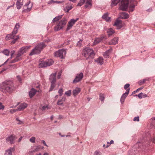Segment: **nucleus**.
I'll use <instances>...</instances> for the list:
<instances>
[{
	"mask_svg": "<svg viewBox=\"0 0 155 155\" xmlns=\"http://www.w3.org/2000/svg\"><path fill=\"white\" fill-rule=\"evenodd\" d=\"M118 39L117 37L114 38L113 39L110 41L109 42V44L110 45H113L117 44L118 42Z\"/></svg>",
	"mask_w": 155,
	"mask_h": 155,
	"instance_id": "dca6fc26",
	"label": "nucleus"
},
{
	"mask_svg": "<svg viewBox=\"0 0 155 155\" xmlns=\"http://www.w3.org/2000/svg\"><path fill=\"white\" fill-rule=\"evenodd\" d=\"M20 27V25L19 23H17L15 27L14 30L12 33L8 34L7 35L6 38V40H9L11 39H14L11 42L12 44L15 43L16 41L19 38V36L17 35L15 37V35L18 31V29Z\"/></svg>",
	"mask_w": 155,
	"mask_h": 155,
	"instance_id": "f03ea898",
	"label": "nucleus"
},
{
	"mask_svg": "<svg viewBox=\"0 0 155 155\" xmlns=\"http://www.w3.org/2000/svg\"><path fill=\"white\" fill-rule=\"evenodd\" d=\"M66 97H62L61 99L58 100L57 103L58 105H62L63 102L65 101Z\"/></svg>",
	"mask_w": 155,
	"mask_h": 155,
	"instance_id": "cd10ccee",
	"label": "nucleus"
},
{
	"mask_svg": "<svg viewBox=\"0 0 155 155\" xmlns=\"http://www.w3.org/2000/svg\"><path fill=\"white\" fill-rule=\"evenodd\" d=\"M40 148L39 146H37L36 147V148L35 149V150H33V152H35V151H36L39 150L40 149ZM32 152H30V151H29V152L28 153H32Z\"/></svg>",
	"mask_w": 155,
	"mask_h": 155,
	"instance_id": "a18cd8bd",
	"label": "nucleus"
},
{
	"mask_svg": "<svg viewBox=\"0 0 155 155\" xmlns=\"http://www.w3.org/2000/svg\"><path fill=\"white\" fill-rule=\"evenodd\" d=\"M30 46H26L21 48L18 52L21 55H23L30 48Z\"/></svg>",
	"mask_w": 155,
	"mask_h": 155,
	"instance_id": "2eb2a0df",
	"label": "nucleus"
},
{
	"mask_svg": "<svg viewBox=\"0 0 155 155\" xmlns=\"http://www.w3.org/2000/svg\"><path fill=\"white\" fill-rule=\"evenodd\" d=\"M114 142L113 140H111L109 144L108 145H107L106 146V147H108L111 144L113 143Z\"/></svg>",
	"mask_w": 155,
	"mask_h": 155,
	"instance_id": "864d4df0",
	"label": "nucleus"
},
{
	"mask_svg": "<svg viewBox=\"0 0 155 155\" xmlns=\"http://www.w3.org/2000/svg\"><path fill=\"white\" fill-rule=\"evenodd\" d=\"M142 89V88H139L138 89H137L136 91H134L133 92H132V94H135V93L136 92H138V91L139 90H141Z\"/></svg>",
	"mask_w": 155,
	"mask_h": 155,
	"instance_id": "5fc2aeb1",
	"label": "nucleus"
},
{
	"mask_svg": "<svg viewBox=\"0 0 155 155\" xmlns=\"http://www.w3.org/2000/svg\"><path fill=\"white\" fill-rule=\"evenodd\" d=\"M120 2V0H111L110 5L113 7L116 5Z\"/></svg>",
	"mask_w": 155,
	"mask_h": 155,
	"instance_id": "2f4dec72",
	"label": "nucleus"
},
{
	"mask_svg": "<svg viewBox=\"0 0 155 155\" xmlns=\"http://www.w3.org/2000/svg\"><path fill=\"white\" fill-rule=\"evenodd\" d=\"M56 3V1H54L53 0H51L48 2V4H50L52 3Z\"/></svg>",
	"mask_w": 155,
	"mask_h": 155,
	"instance_id": "49530a36",
	"label": "nucleus"
},
{
	"mask_svg": "<svg viewBox=\"0 0 155 155\" xmlns=\"http://www.w3.org/2000/svg\"><path fill=\"white\" fill-rule=\"evenodd\" d=\"M48 105L44 106L42 107V109L43 110L48 109Z\"/></svg>",
	"mask_w": 155,
	"mask_h": 155,
	"instance_id": "3c124183",
	"label": "nucleus"
},
{
	"mask_svg": "<svg viewBox=\"0 0 155 155\" xmlns=\"http://www.w3.org/2000/svg\"><path fill=\"white\" fill-rule=\"evenodd\" d=\"M100 99L101 101H103L104 100V94H100Z\"/></svg>",
	"mask_w": 155,
	"mask_h": 155,
	"instance_id": "ea45409f",
	"label": "nucleus"
},
{
	"mask_svg": "<svg viewBox=\"0 0 155 155\" xmlns=\"http://www.w3.org/2000/svg\"><path fill=\"white\" fill-rule=\"evenodd\" d=\"M81 42H82V41L81 40V41H78V42L77 43V45L79 47L81 46Z\"/></svg>",
	"mask_w": 155,
	"mask_h": 155,
	"instance_id": "6e6d98bb",
	"label": "nucleus"
},
{
	"mask_svg": "<svg viewBox=\"0 0 155 155\" xmlns=\"http://www.w3.org/2000/svg\"><path fill=\"white\" fill-rule=\"evenodd\" d=\"M77 0H69L70 1L72 2H75Z\"/></svg>",
	"mask_w": 155,
	"mask_h": 155,
	"instance_id": "69168bd1",
	"label": "nucleus"
},
{
	"mask_svg": "<svg viewBox=\"0 0 155 155\" xmlns=\"http://www.w3.org/2000/svg\"><path fill=\"white\" fill-rule=\"evenodd\" d=\"M129 86H130V84H126L124 86V89L127 90V89L129 88L130 89Z\"/></svg>",
	"mask_w": 155,
	"mask_h": 155,
	"instance_id": "c03bdc74",
	"label": "nucleus"
},
{
	"mask_svg": "<svg viewBox=\"0 0 155 155\" xmlns=\"http://www.w3.org/2000/svg\"><path fill=\"white\" fill-rule=\"evenodd\" d=\"M114 25L116 26L117 29H119L122 27L123 25L122 21L117 20L114 24Z\"/></svg>",
	"mask_w": 155,
	"mask_h": 155,
	"instance_id": "4468645a",
	"label": "nucleus"
},
{
	"mask_svg": "<svg viewBox=\"0 0 155 155\" xmlns=\"http://www.w3.org/2000/svg\"><path fill=\"white\" fill-rule=\"evenodd\" d=\"M16 139L15 136L13 135H12L9 136L6 138V141L7 143L12 144Z\"/></svg>",
	"mask_w": 155,
	"mask_h": 155,
	"instance_id": "f8f14e48",
	"label": "nucleus"
},
{
	"mask_svg": "<svg viewBox=\"0 0 155 155\" xmlns=\"http://www.w3.org/2000/svg\"><path fill=\"white\" fill-rule=\"evenodd\" d=\"M120 17L123 19H125L129 18V15L125 12H122L120 14Z\"/></svg>",
	"mask_w": 155,
	"mask_h": 155,
	"instance_id": "4be33fe9",
	"label": "nucleus"
},
{
	"mask_svg": "<svg viewBox=\"0 0 155 155\" xmlns=\"http://www.w3.org/2000/svg\"><path fill=\"white\" fill-rule=\"evenodd\" d=\"M43 155H49L48 153H45Z\"/></svg>",
	"mask_w": 155,
	"mask_h": 155,
	"instance_id": "338daca9",
	"label": "nucleus"
},
{
	"mask_svg": "<svg viewBox=\"0 0 155 155\" xmlns=\"http://www.w3.org/2000/svg\"><path fill=\"white\" fill-rule=\"evenodd\" d=\"M130 89L129 88L127 89L125 93H124L122 95L120 99V101L121 104H123L124 103L126 98L129 93Z\"/></svg>",
	"mask_w": 155,
	"mask_h": 155,
	"instance_id": "ddd939ff",
	"label": "nucleus"
},
{
	"mask_svg": "<svg viewBox=\"0 0 155 155\" xmlns=\"http://www.w3.org/2000/svg\"><path fill=\"white\" fill-rule=\"evenodd\" d=\"M92 1L91 0H87L85 7L86 8H91L92 6Z\"/></svg>",
	"mask_w": 155,
	"mask_h": 155,
	"instance_id": "6ab92c4d",
	"label": "nucleus"
},
{
	"mask_svg": "<svg viewBox=\"0 0 155 155\" xmlns=\"http://www.w3.org/2000/svg\"><path fill=\"white\" fill-rule=\"evenodd\" d=\"M103 39V38H96L94 40L93 42L92 46L95 45L100 43Z\"/></svg>",
	"mask_w": 155,
	"mask_h": 155,
	"instance_id": "412c9836",
	"label": "nucleus"
},
{
	"mask_svg": "<svg viewBox=\"0 0 155 155\" xmlns=\"http://www.w3.org/2000/svg\"><path fill=\"white\" fill-rule=\"evenodd\" d=\"M0 89L4 93H12L14 89L12 82L9 80H6L0 84Z\"/></svg>",
	"mask_w": 155,
	"mask_h": 155,
	"instance_id": "f257e3e1",
	"label": "nucleus"
},
{
	"mask_svg": "<svg viewBox=\"0 0 155 155\" xmlns=\"http://www.w3.org/2000/svg\"><path fill=\"white\" fill-rule=\"evenodd\" d=\"M66 54V50L61 49L55 52L54 54L55 57H60L61 59H64Z\"/></svg>",
	"mask_w": 155,
	"mask_h": 155,
	"instance_id": "6e6552de",
	"label": "nucleus"
},
{
	"mask_svg": "<svg viewBox=\"0 0 155 155\" xmlns=\"http://www.w3.org/2000/svg\"><path fill=\"white\" fill-rule=\"evenodd\" d=\"M135 7L134 5H131L129 7V12H133L134 10V8Z\"/></svg>",
	"mask_w": 155,
	"mask_h": 155,
	"instance_id": "c9c22d12",
	"label": "nucleus"
},
{
	"mask_svg": "<svg viewBox=\"0 0 155 155\" xmlns=\"http://www.w3.org/2000/svg\"><path fill=\"white\" fill-rule=\"evenodd\" d=\"M138 97L139 98L141 99L142 98H145L147 97V95L141 92L138 95Z\"/></svg>",
	"mask_w": 155,
	"mask_h": 155,
	"instance_id": "72a5a7b5",
	"label": "nucleus"
},
{
	"mask_svg": "<svg viewBox=\"0 0 155 155\" xmlns=\"http://www.w3.org/2000/svg\"><path fill=\"white\" fill-rule=\"evenodd\" d=\"M17 110V109H11L10 110V112L12 114L14 113Z\"/></svg>",
	"mask_w": 155,
	"mask_h": 155,
	"instance_id": "de8ad7c7",
	"label": "nucleus"
},
{
	"mask_svg": "<svg viewBox=\"0 0 155 155\" xmlns=\"http://www.w3.org/2000/svg\"><path fill=\"white\" fill-rule=\"evenodd\" d=\"M85 0H80L78 3L77 6H82L84 3Z\"/></svg>",
	"mask_w": 155,
	"mask_h": 155,
	"instance_id": "e433bc0d",
	"label": "nucleus"
},
{
	"mask_svg": "<svg viewBox=\"0 0 155 155\" xmlns=\"http://www.w3.org/2000/svg\"><path fill=\"white\" fill-rule=\"evenodd\" d=\"M71 90H69L65 93V94L67 96L69 97L71 95Z\"/></svg>",
	"mask_w": 155,
	"mask_h": 155,
	"instance_id": "58836bf2",
	"label": "nucleus"
},
{
	"mask_svg": "<svg viewBox=\"0 0 155 155\" xmlns=\"http://www.w3.org/2000/svg\"><path fill=\"white\" fill-rule=\"evenodd\" d=\"M3 53L6 56H8L9 54V51L8 50L5 49L3 51Z\"/></svg>",
	"mask_w": 155,
	"mask_h": 155,
	"instance_id": "4c0bfd02",
	"label": "nucleus"
},
{
	"mask_svg": "<svg viewBox=\"0 0 155 155\" xmlns=\"http://www.w3.org/2000/svg\"><path fill=\"white\" fill-rule=\"evenodd\" d=\"M6 70V69H5V68L3 69V70L0 72V73H2L3 71H5Z\"/></svg>",
	"mask_w": 155,
	"mask_h": 155,
	"instance_id": "0e129e2a",
	"label": "nucleus"
},
{
	"mask_svg": "<svg viewBox=\"0 0 155 155\" xmlns=\"http://www.w3.org/2000/svg\"><path fill=\"white\" fill-rule=\"evenodd\" d=\"M17 78L19 81H21V79L20 78V77L19 76H17Z\"/></svg>",
	"mask_w": 155,
	"mask_h": 155,
	"instance_id": "680f3d73",
	"label": "nucleus"
},
{
	"mask_svg": "<svg viewBox=\"0 0 155 155\" xmlns=\"http://www.w3.org/2000/svg\"><path fill=\"white\" fill-rule=\"evenodd\" d=\"M15 52V51H12L11 52V58H12V55L13 54H14Z\"/></svg>",
	"mask_w": 155,
	"mask_h": 155,
	"instance_id": "052dcab7",
	"label": "nucleus"
},
{
	"mask_svg": "<svg viewBox=\"0 0 155 155\" xmlns=\"http://www.w3.org/2000/svg\"><path fill=\"white\" fill-rule=\"evenodd\" d=\"M73 8V7L71 5H67V6L64 8V10L66 12H68L70 10Z\"/></svg>",
	"mask_w": 155,
	"mask_h": 155,
	"instance_id": "a878e982",
	"label": "nucleus"
},
{
	"mask_svg": "<svg viewBox=\"0 0 155 155\" xmlns=\"http://www.w3.org/2000/svg\"><path fill=\"white\" fill-rule=\"evenodd\" d=\"M146 79H143V80L142 81H140V84H142L144 83L145 82V81H146Z\"/></svg>",
	"mask_w": 155,
	"mask_h": 155,
	"instance_id": "13d9d810",
	"label": "nucleus"
},
{
	"mask_svg": "<svg viewBox=\"0 0 155 155\" xmlns=\"http://www.w3.org/2000/svg\"><path fill=\"white\" fill-rule=\"evenodd\" d=\"M27 106V104L25 103L21 104L19 106L18 110H21L25 108Z\"/></svg>",
	"mask_w": 155,
	"mask_h": 155,
	"instance_id": "c756f323",
	"label": "nucleus"
},
{
	"mask_svg": "<svg viewBox=\"0 0 155 155\" xmlns=\"http://www.w3.org/2000/svg\"><path fill=\"white\" fill-rule=\"evenodd\" d=\"M112 49H110L107 51L104 54V56L105 58H108L109 56V53H110L112 51Z\"/></svg>",
	"mask_w": 155,
	"mask_h": 155,
	"instance_id": "473e14b6",
	"label": "nucleus"
},
{
	"mask_svg": "<svg viewBox=\"0 0 155 155\" xmlns=\"http://www.w3.org/2000/svg\"><path fill=\"white\" fill-rule=\"evenodd\" d=\"M95 61L96 62L97 64L101 65L103 63V59L102 57H99L95 60Z\"/></svg>",
	"mask_w": 155,
	"mask_h": 155,
	"instance_id": "b1692460",
	"label": "nucleus"
},
{
	"mask_svg": "<svg viewBox=\"0 0 155 155\" xmlns=\"http://www.w3.org/2000/svg\"><path fill=\"white\" fill-rule=\"evenodd\" d=\"M31 2L30 1H29L28 2V3L26 4L25 5V6L27 7V9L24 10V11L26 12H28L29 11H30L31 9V8H32V4H31V7L29 8L28 7V5H29V4Z\"/></svg>",
	"mask_w": 155,
	"mask_h": 155,
	"instance_id": "7c9ffc66",
	"label": "nucleus"
},
{
	"mask_svg": "<svg viewBox=\"0 0 155 155\" xmlns=\"http://www.w3.org/2000/svg\"><path fill=\"white\" fill-rule=\"evenodd\" d=\"M22 137H21L20 138H19L18 139V142H20L22 140Z\"/></svg>",
	"mask_w": 155,
	"mask_h": 155,
	"instance_id": "e2e57ef3",
	"label": "nucleus"
},
{
	"mask_svg": "<svg viewBox=\"0 0 155 155\" xmlns=\"http://www.w3.org/2000/svg\"><path fill=\"white\" fill-rule=\"evenodd\" d=\"M101 153L98 151H96L94 152V155H101Z\"/></svg>",
	"mask_w": 155,
	"mask_h": 155,
	"instance_id": "8fccbe9b",
	"label": "nucleus"
},
{
	"mask_svg": "<svg viewBox=\"0 0 155 155\" xmlns=\"http://www.w3.org/2000/svg\"><path fill=\"white\" fill-rule=\"evenodd\" d=\"M45 46V45L44 43H40L32 49L31 52L30 53L29 55H32L40 53L41 50Z\"/></svg>",
	"mask_w": 155,
	"mask_h": 155,
	"instance_id": "39448f33",
	"label": "nucleus"
},
{
	"mask_svg": "<svg viewBox=\"0 0 155 155\" xmlns=\"http://www.w3.org/2000/svg\"><path fill=\"white\" fill-rule=\"evenodd\" d=\"M4 107V106L2 105V104L0 102V110H3Z\"/></svg>",
	"mask_w": 155,
	"mask_h": 155,
	"instance_id": "09e8293b",
	"label": "nucleus"
},
{
	"mask_svg": "<svg viewBox=\"0 0 155 155\" xmlns=\"http://www.w3.org/2000/svg\"><path fill=\"white\" fill-rule=\"evenodd\" d=\"M107 32L109 36H110L114 33L115 31L112 28L107 29Z\"/></svg>",
	"mask_w": 155,
	"mask_h": 155,
	"instance_id": "c85d7f7f",
	"label": "nucleus"
},
{
	"mask_svg": "<svg viewBox=\"0 0 155 155\" xmlns=\"http://www.w3.org/2000/svg\"><path fill=\"white\" fill-rule=\"evenodd\" d=\"M129 3V0H122L119 4V9L123 11H126L128 7Z\"/></svg>",
	"mask_w": 155,
	"mask_h": 155,
	"instance_id": "0eeeda50",
	"label": "nucleus"
},
{
	"mask_svg": "<svg viewBox=\"0 0 155 155\" xmlns=\"http://www.w3.org/2000/svg\"><path fill=\"white\" fill-rule=\"evenodd\" d=\"M16 120L17 122V123L18 124H21L23 123V122L20 120L18 118L16 119Z\"/></svg>",
	"mask_w": 155,
	"mask_h": 155,
	"instance_id": "79ce46f5",
	"label": "nucleus"
},
{
	"mask_svg": "<svg viewBox=\"0 0 155 155\" xmlns=\"http://www.w3.org/2000/svg\"><path fill=\"white\" fill-rule=\"evenodd\" d=\"M153 121L155 125V118H154L153 119Z\"/></svg>",
	"mask_w": 155,
	"mask_h": 155,
	"instance_id": "774afa93",
	"label": "nucleus"
},
{
	"mask_svg": "<svg viewBox=\"0 0 155 155\" xmlns=\"http://www.w3.org/2000/svg\"><path fill=\"white\" fill-rule=\"evenodd\" d=\"M78 20V18L76 19H71L68 22L67 25L66 31H68L70 30L72 27L75 24V23Z\"/></svg>",
	"mask_w": 155,
	"mask_h": 155,
	"instance_id": "9d476101",
	"label": "nucleus"
},
{
	"mask_svg": "<svg viewBox=\"0 0 155 155\" xmlns=\"http://www.w3.org/2000/svg\"><path fill=\"white\" fill-rule=\"evenodd\" d=\"M61 71L59 72L58 73V75H57V78L58 79H59V78H60L61 76Z\"/></svg>",
	"mask_w": 155,
	"mask_h": 155,
	"instance_id": "4d7b16f0",
	"label": "nucleus"
},
{
	"mask_svg": "<svg viewBox=\"0 0 155 155\" xmlns=\"http://www.w3.org/2000/svg\"><path fill=\"white\" fill-rule=\"evenodd\" d=\"M54 61L51 59H48L46 61L40 59L39 62L38 66L39 68L46 67L52 65Z\"/></svg>",
	"mask_w": 155,
	"mask_h": 155,
	"instance_id": "20e7f679",
	"label": "nucleus"
},
{
	"mask_svg": "<svg viewBox=\"0 0 155 155\" xmlns=\"http://www.w3.org/2000/svg\"><path fill=\"white\" fill-rule=\"evenodd\" d=\"M41 142L43 143L44 145L45 146L48 147V146L47 145V144L46 143L45 141L44 140H41Z\"/></svg>",
	"mask_w": 155,
	"mask_h": 155,
	"instance_id": "bf43d9fd",
	"label": "nucleus"
},
{
	"mask_svg": "<svg viewBox=\"0 0 155 155\" xmlns=\"http://www.w3.org/2000/svg\"><path fill=\"white\" fill-rule=\"evenodd\" d=\"M67 20L65 18H63L61 21H59L57 25L54 27V30L55 31H58L62 29L66 25Z\"/></svg>",
	"mask_w": 155,
	"mask_h": 155,
	"instance_id": "423d86ee",
	"label": "nucleus"
},
{
	"mask_svg": "<svg viewBox=\"0 0 155 155\" xmlns=\"http://www.w3.org/2000/svg\"><path fill=\"white\" fill-rule=\"evenodd\" d=\"M81 89L79 87H76L73 91V95L74 96L77 95L81 91Z\"/></svg>",
	"mask_w": 155,
	"mask_h": 155,
	"instance_id": "a211bd4d",
	"label": "nucleus"
},
{
	"mask_svg": "<svg viewBox=\"0 0 155 155\" xmlns=\"http://www.w3.org/2000/svg\"><path fill=\"white\" fill-rule=\"evenodd\" d=\"M14 150L13 148H9L8 150H6L4 155H12V152Z\"/></svg>",
	"mask_w": 155,
	"mask_h": 155,
	"instance_id": "bb28decb",
	"label": "nucleus"
},
{
	"mask_svg": "<svg viewBox=\"0 0 155 155\" xmlns=\"http://www.w3.org/2000/svg\"><path fill=\"white\" fill-rule=\"evenodd\" d=\"M134 121H139V117H135L134 119Z\"/></svg>",
	"mask_w": 155,
	"mask_h": 155,
	"instance_id": "603ef678",
	"label": "nucleus"
},
{
	"mask_svg": "<svg viewBox=\"0 0 155 155\" xmlns=\"http://www.w3.org/2000/svg\"><path fill=\"white\" fill-rule=\"evenodd\" d=\"M62 15H59L55 17L52 20V22L54 23L62 18Z\"/></svg>",
	"mask_w": 155,
	"mask_h": 155,
	"instance_id": "f704fd0d",
	"label": "nucleus"
},
{
	"mask_svg": "<svg viewBox=\"0 0 155 155\" xmlns=\"http://www.w3.org/2000/svg\"><path fill=\"white\" fill-rule=\"evenodd\" d=\"M18 9H20L23 5V0H17L16 4Z\"/></svg>",
	"mask_w": 155,
	"mask_h": 155,
	"instance_id": "f3484780",
	"label": "nucleus"
},
{
	"mask_svg": "<svg viewBox=\"0 0 155 155\" xmlns=\"http://www.w3.org/2000/svg\"><path fill=\"white\" fill-rule=\"evenodd\" d=\"M36 90L34 88H32L29 92V95L30 98H32L36 93Z\"/></svg>",
	"mask_w": 155,
	"mask_h": 155,
	"instance_id": "393cba45",
	"label": "nucleus"
},
{
	"mask_svg": "<svg viewBox=\"0 0 155 155\" xmlns=\"http://www.w3.org/2000/svg\"><path fill=\"white\" fill-rule=\"evenodd\" d=\"M36 138L34 137H32L29 139L30 142H31L34 143L35 142Z\"/></svg>",
	"mask_w": 155,
	"mask_h": 155,
	"instance_id": "a19ab883",
	"label": "nucleus"
},
{
	"mask_svg": "<svg viewBox=\"0 0 155 155\" xmlns=\"http://www.w3.org/2000/svg\"><path fill=\"white\" fill-rule=\"evenodd\" d=\"M83 55L87 59L93 58L95 54L93 50L89 48H86L83 50Z\"/></svg>",
	"mask_w": 155,
	"mask_h": 155,
	"instance_id": "7ed1b4c3",
	"label": "nucleus"
},
{
	"mask_svg": "<svg viewBox=\"0 0 155 155\" xmlns=\"http://www.w3.org/2000/svg\"><path fill=\"white\" fill-rule=\"evenodd\" d=\"M22 55H21L19 53L17 54V55L15 58L12 61H11V63H14L18 61L20 59H21V56Z\"/></svg>",
	"mask_w": 155,
	"mask_h": 155,
	"instance_id": "5701e85b",
	"label": "nucleus"
},
{
	"mask_svg": "<svg viewBox=\"0 0 155 155\" xmlns=\"http://www.w3.org/2000/svg\"><path fill=\"white\" fill-rule=\"evenodd\" d=\"M56 73H55L51 74L50 76L49 80L51 83V85L50 91H52L55 87V83L56 82Z\"/></svg>",
	"mask_w": 155,
	"mask_h": 155,
	"instance_id": "1a4fd4ad",
	"label": "nucleus"
},
{
	"mask_svg": "<svg viewBox=\"0 0 155 155\" xmlns=\"http://www.w3.org/2000/svg\"><path fill=\"white\" fill-rule=\"evenodd\" d=\"M63 89L62 88L60 89H59L58 91V93L59 94V95L60 96H61L63 94Z\"/></svg>",
	"mask_w": 155,
	"mask_h": 155,
	"instance_id": "37998d69",
	"label": "nucleus"
},
{
	"mask_svg": "<svg viewBox=\"0 0 155 155\" xmlns=\"http://www.w3.org/2000/svg\"><path fill=\"white\" fill-rule=\"evenodd\" d=\"M109 14L108 13H106L104 14L102 17V18L105 20L107 21H111V18L108 17Z\"/></svg>",
	"mask_w": 155,
	"mask_h": 155,
	"instance_id": "aec40b11",
	"label": "nucleus"
},
{
	"mask_svg": "<svg viewBox=\"0 0 155 155\" xmlns=\"http://www.w3.org/2000/svg\"><path fill=\"white\" fill-rule=\"evenodd\" d=\"M83 77L82 73L81 72L78 74L76 76L75 78L73 81V83H76L81 81Z\"/></svg>",
	"mask_w": 155,
	"mask_h": 155,
	"instance_id": "9b49d317",
	"label": "nucleus"
}]
</instances>
